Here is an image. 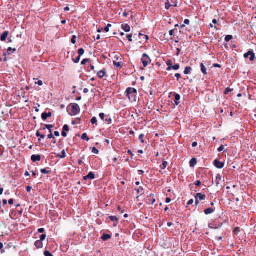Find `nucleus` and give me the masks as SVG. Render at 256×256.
I'll use <instances>...</instances> for the list:
<instances>
[{
    "mask_svg": "<svg viewBox=\"0 0 256 256\" xmlns=\"http://www.w3.org/2000/svg\"><path fill=\"white\" fill-rule=\"evenodd\" d=\"M109 218L112 221L116 222L118 220V218L116 216H110Z\"/></svg>",
    "mask_w": 256,
    "mask_h": 256,
    "instance_id": "cd10ccee",
    "label": "nucleus"
},
{
    "mask_svg": "<svg viewBox=\"0 0 256 256\" xmlns=\"http://www.w3.org/2000/svg\"><path fill=\"white\" fill-rule=\"evenodd\" d=\"M68 111L69 112L70 114L75 116L79 113L80 108L78 104H72L68 107Z\"/></svg>",
    "mask_w": 256,
    "mask_h": 256,
    "instance_id": "f03ea898",
    "label": "nucleus"
},
{
    "mask_svg": "<svg viewBox=\"0 0 256 256\" xmlns=\"http://www.w3.org/2000/svg\"><path fill=\"white\" fill-rule=\"evenodd\" d=\"M110 238V235H108V234H104L102 236V239L104 240H108V239H109Z\"/></svg>",
    "mask_w": 256,
    "mask_h": 256,
    "instance_id": "bb28decb",
    "label": "nucleus"
},
{
    "mask_svg": "<svg viewBox=\"0 0 256 256\" xmlns=\"http://www.w3.org/2000/svg\"><path fill=\"white\" fill-rule=\"evenodd\" d=\"M63 130L66 131V132H68L69 130L68 126V125H66V124H65L64 126Z\"/></svg>",
    "mask_w": 256,
    "mask_h": 256,
    "instance_id": "f704fd0d",
    "label": "nucleus"
},
{
    "mask_svg": "<svg viewBox=\"0 0 256 256\" xmlns=\"http://www.w3.org/2000/svg\"><path fill=\"white\" fill-rule=\"evenodd\" d=\"M171 202V199L170 198H167L166 200V203H169Z\"/></svg>",
    "mask_w": 256,
    "mask_h": 256,
    "instance_id": "bf43d9fd",
    "label": "nucleus"
},
{
    "mask_svg": "<svg viewBox=\"0 0 256 256\" xmlns=\"http://www.w3.org/2000/svg\"><path fill=\"white\" fill-rule=\"evenodd\" d=\"M144 134H141L139 136V139L142 142L144 143V140L143 139L144 138Z\"/></svg>",
    "mask_w": 256,
    "mask_h": 256,
    "instance_id": "e433bc0d",
    "label": "nucleus"
},
{
    "mask_svg": "<svg viewBox=\"0 0 256 256\" xmlns=\"http://www.w3.org/2000/svg\"><path fill=\"white\" fill-rule=\"evenodd\" d=\"M76 36H73L72 38V42L74 44H76Z\"/></svg>",
    "mask_w": 256,
    "mask_h": 256,
    "instance_id": "a18cd8bd",
    "label": "nucleus"
},
{
    "mask_svg": "<svg viewBox=\"0 0 256 256\" xmlns=\"http://www.w3.org/2000/svg\"><path fill=\"white\" fill-rule=\"evenodd\" d=\"M120 58V56L119 55H116L114 57V60H118L119 58Z\"/></svg>",
    "mask_w": 256,
    "mask_h": 256,
    "instance_id": "864d4df0",
    "label": "nucleus"
},
{
    "mask_svg": "<svg viewBox=\"0 0 256 256\" xmlns=\"http://www.w3.org/2000/svg\"><path fill=\"white\" fill-rule=\"evenodd\" d=\"M105 75V72L103 70H100L98 72V76L99 78H103Z\"/></svg>",
    "mask_w": 256,
    "mask_h": 256,
    "instance_id": "f3484780",
    "label": "nucleus"
},
{
    "mask_svg": "<svg viewBox=\"0 0 256 256\" xmlns=\"http://www.w3.org/2000/svg\"><path fill=\"white\" fill-rule=\"evenodd\" d=\"M122 29L123 30L124 32H128L130 31V26L126 24H124L121 26Z\"/></svg>",
    "mask_w": 256,
    "mask_h": 256,
    "instance_id": "39448f33",
    "label": "nucleus"
},
{
    "mask_svg": "<svg viewBox=\"0 0 256 256\" xmlns=\"http://www.w3.org/2000/svg\"><path fill=\"white\" fill-rule=\"evenodd\" d=\"M88 61V59H84L82 60V64H84L86 63V62H87Z\"/></svg>",
    "mask_w": 256,
    "mask_h": 256,
    "instance_id": "5fc2aeb1",
    "label": "nucleus"
},
{
    "mask_svg": "<svg viewBox=\"0 0 256 256\" xmlns=\"http://www.w3.org/2000/svg\"><path fill=\"white\" fill-rule=\"evenodd\" d=\"M54 135L56 136H60V133L58 132H55L54 133Z\"/></svg>",
    "mask_w": 256,
    "mask_h": 256,
    "instance_id": "338daca9",
    "label": "nucleus"
},
{
    "mask_svg": "<svg viewBox=\"0 0 256 256\" xmlns=\"http://www.w3.org/2000/svg\"><path fill=\"white\" fill-rule=\"evenodd\" d=\"M214 166L218 168H222L224 167V163L220 162L218 160H215Z\"/></svg>",
    "mask_w": 256,
    "mask_h": 256,
    "instance_id": "423d86ee",
    "label": "nucleus"
},
{
    "mask_svg": "<svg viewBox=\"0 0 256 256\" xmlns=\"http://www.w3.org/2000/svg\"><path fill=\"white\" fill-rule=\"evenodd\" d=\"M142 62L144 67H146L151 62V60L146 54H144L142 58Z\"/></svg>",
    "mask_w": 256,
    "mask_h": 256,
    "instance_id": "7ed1b4c3",
    "label": "nucleus"
},
{
    "mask_svg": "<svg viewBox=\"0 0 256 256\" xmlns=\"http://www.w3.org/2000/svg\"><path fill=\"white\" fill-rule=\"evenodd\" d=\"M198 146V143L196 142H194L192 144V146L193 147H196Z\"/></svg>",
    "mask_w": 256,
    "mask_h": 256,
    "instance_id": "69168bd1",
    "label": "nucleus"
},
{
    "mask_svg": "<svg viewBox=\"0 0 256 256\" xmlns=\"http://www.w3.org/2000/svg\"><path fill=\"white\" fill-rule=\"evenodd\" d=\"M44 254L45 256H53L52 254L48 251H46Z\"/></svg>",
    "mask_w": 256,
    "mask_h": 256,
    "instance_id": "c9c22d12",
    "label": "nucleus"
},
{
    "mask_svg": "<svg viewBox=\"0 0 256 256\" xmlns=\"http://www.w3.org/2000/svg\"><path fill=\"white\" fill-rule=\"evenodd\" d=\"M96 122H97V119L95 117H94L92 118L91 120V122L92 124H96Z\"/></svg>",
    "mask_w": 256,
    "mask_h": 256,
    "instance_id": "2f4dec72",
    "label": "nucleus"
},
{
    "mask_svg": "<svg viewBox=\"0 0 256 256\" xmlns=\"http://www.w3.org/2000/svg\"><path fill=\"white\" fill-rule=\"evenodd\" d=\"M224 146H221L218 148V152H222V150H224Z\"/></svg>",
    "mask_w": 256,
    "mask_h": 256,
    "instance_id": "09e8293b",
    "label": "nucleus"
},
{
    "mask_svg": "<svg viewBox=\"0 0 256 256\" xmlns=\"http://www.w3.org/2000/svg\"><path fill=\"white\" fill-rule=\"evenodd\" d=\"M94 178V174L93 172H90L87 176L84 177L85 180Z\"/></svg>",
    "mask_w": 256,
    "mask_h": 256,
    "instance_id": "0eeeda50",
    "label": "nucleus"
},
{
    "mask_svg": "<svg viewBox=\"0 0 256 256\" xmlns=\"http://www.w3.org/2000/svg\"><path fill=\"white\" fill-rule=\"evenodd\" d=\"M40 160V156L39 155H32V160L33 162L39 161Z\"/></svg>",
    "mask_w": 256,
    "mask_h": 256,
    "instance_id": "9d476101",
    "label": "nucleus"
},
{
    "mask_svg": "<svg viewBox=\"0 0 256 256\" xmlns=\"http://www.w3.org/2000/svg\"><path fill=\"white\" fill-rule=\"evenodd\" d=\"M132 36L131 34L127 35V38H128V40L130 42H132Z\"/></svg>",
    "mask_w": 256,
    "mask_h": 256,
    "instance_id": "c03bdc74",
    "label": "nucleus"
},
{
    "mask_svg": "<svg viewBox=\"0 0 256 256\" xmlns=\"http://www.w3.org/2000/svg\"><path fill=\"white\" fill-rule=\"evenodd\" d=\"M214 66L215 68H220V66L218 64H214Z\"/></svg>",
    "mask_w": 256,
    "mask_h": 256,
    "instance_id": "774afa93",
    "label": "nucleus"
},
{
    "mask_svg": "<svg viewBox=\"0 0 256 256\" xmlns=\"http://www.w3.org/2000/svg\"><path fill=\"white\" fill-rule=\"evenodd\" d=\"M232 91V89H230V88H226V90L225 92H224V94H228V92H231Z\"/></svg>",
    "mask_w": 256,
    "mask_h": 256,
    "instance_id": "a19ab883",
    "label": "nucleus"
},
{
    "mask_svg": "<svg viewBox=\"0 0 256 256\" xmlns=\"http://www.w3.org/2000/svg\"><path fill=\"white\" fill-rule=\"evenodd\" d=\"M114 66L117 68H121V62H116L115 60H114Z\"/></svg>",
    "mask_w": 256,
    "mask_h": 256,
    "instance_id": "412c9836",
    "label": "nucleus"
},
{
    "mask_svg": "<svg viewBox=\"0 0 256 256\" xmlns=\"http://www.w3.org/2000/svg\"><path fill=\"white\" fill-rule=\"evenodd\" d=\"M168 163L167 162L164 160L162 162V165L160 166V168L162 170H164L168 166Z\"/></svg>",
    "mask_w": 256,
    "mask_h": 256,
    "instance_id": "6ab92c4d",
    "label": "nucleus"
},
{
    "mask_svg": "<svg viewBox=\"0 0 256 256\" xmlns=\"http://www.w3.org/2000/svg\"><path fill=\"white\" fill-rule=\"evenodd\" d=\"M52 116L51 112L46 113L44 112L42 114V118L44 120H46L48 118Z\"/></svg>",
    "mask_w": 256,
    "mask_h": 256,
    "instance_id": "1a4fd4ad",
    "label": "nucleus"
},
{
    "mask_svg": "<svg viewBox=\"0 0 256 256\" xmlns=\"http://www.w3.org/2000/svg\"><path fill=\"white\" fill-rule=\"evenodd\" d=\"M66 152L65 150H64L62 152V154H58V156L60 158H64L66 157Z\"/></svg>",
    "mask_w": 256,
    "mask_h": 256,
    "instance_id": "aec40b11",
    "label": "nucleus"
},
{
    "mask_svg": "<svg viewBox=\"0 0 256 256\" xmlns=\"http://www.w3.org/2000/svg\"><path fill=\"white\" fill-rule=\"evenodd\" d=\"M184 23L186 24H190V20H185L184 21Z\"/></svg>",
    "mask_w": 256,
    "mask_h": 256,
    "instance_id": "0e129e2a",
    "label": "nucleus"
},
{
    "mask_svg": "<svg viewBox=\"0 0 256 256\" xmlns=\"http://www.w3.org/2000/svg\"><path fill=\"white\" fill-rule=\"evenodd\" d=\"M180 68V66L178 64H175L174 66H172V68L174 69V70H178Z\"/></svg>",
    "mask_w": 256,
    "mask_h": 256,
    "instance_id": "473e14b6",
    "label": "nucleus"
},
{
    "mask_svg": "<svg viewBox=\"0 0 256 256\" xmlns=\"http://www.w3.org/2000/svg\"><path fill=\"white\" fill-rule=\"evenodd\" d=\"M232 36L231 35H228L226 36L225 38V40L226 41V42H229L231 40H232Z\"/></svg>",
    "mask_w": 256,
    "mask_h": 256,
    "instance_id": "b1692460",
    "label": "nucleus"
},
{
    "mask_svg": "<svg viewBox=\"0 0 256 256\" xmlns=\"http://www.w3.org/2000/svg\"><path fill=\"white\" fill-rule=\"evenodd\" d=\"M46 238V234H42L40 237V240L41 242L44 240Z\"/></svg>",
    "mask_w": 256,
    "mask_h": 256,
    "instance_id": "ea45409f",
    "label": "nucleus"
},
{
    "mask_svg": "<svg viewBox=\"0 0 256 256\" xmlns=\"http://www.w3.org/2000/svg\"><path fill=\"white\" fill-rule=\"evenodd\" d=\"M92 152L94 154H98L99 152V151L96 148H93L92 149Z\"/></svg>",
    "mask_w": 256,
    "mask_h": 256,
    "instance_id": "c85d7f7f",
    "label": "nucleus"
},
{
    "mask_svg": "<svg viewBox=\"0 0 256 256\" xmlns=\"http://www.w3.org/2000/svg\"><path fill=\"white\" fill-rule=\"evenodd\" d=\"M136 92L137 90L134 88H128L127 89L126 96L132 102H136Z\"/></svg>",
    "mask_w": 256,
    "mask_h": 256,
    "instance_id": "f257e3e1",
    "label": "nucleus"
},
{
    "mask_svg": "<svg viewBox=\"0 0 256 256\" xmlns=\"http://www.w3.org/2000/svg\"><path fill=\"white\" fill-rule=\"evenodd\" d=\"M8 203L10 204H14V200L12 199H10L9 200H8Z\"/></svg>",
    "mask_w": 256,
    "mask_h": 256,
    "instance_id": "680f3d73",
    "label": "nucleus"
},
{
    "mask_svg": "<svg viewBox=\"0 0 256 256\" xmlns=\"http://www.w3.org/2000/svg\"><path fill=\"white\" fill-rule=\"evenodd\" d=\"M196 159L194 158H192L190 162V166L192 167L194 166L196 164Z\"/></svg>",
    "mask_w": 256,
    "mask_h": 256,
    "instance_id": "2eb2a0df",
    "label": "nucleus"
},
{
    "mask_svg": "<svg viewBox=\"0 0 256 256\" xmlns=\"http://www.w3.org/2000/svg\"><path fill=\"white\" fill-rule=\"evenodd\" d=\"M62 136H64V137H66V136H67V134H66V131H64V130H63V131L62 132Z\"/></svg>",
    "mask_w": 256,
    "mask_h": 256,
    "instance_id": "3c124183",
    "label": "nucleus"
},
{
    "mask_svg": "<svg viewBox=\"0 0 256 256\" xmlns=\"http://www.w3.org/2000/svg\"><path fill=\"white\" fill-rule=\"evenodd\" d=\"M176 5H177V4H170V2L168 1V0H167V2H166V9H168L170 7H171V6H176Z\"/></svg>",
    "mask_w": 256,
    "mask_h": 256,
    "instance_id": "4468645a",
    "label": "nucleus"
},
{
    "mask_svg": "<svg viewBox=\"0 0 256 256\" xmlns=\"http://www.w3.org/2000/svg\"><path fill=\"white\" fill-rule=\"evenodd\" d=\"M53 128V126L52 125V124H46L45 125V126L43 128V130H45L46 128H48L49 131H50V132L51 133L52 132V130H51V128Z\"/></svg>",
    "mask_w": 256,
    "mask_h": 256,
    "instance_id": "dca6fc26",
    "label": "nucleus"
},
{
    "mask_svg": "<svg viewBox=\"0 0 256 256\" xmlns=\"http://www.w3.org/2000/svg\"><path fill=\"white\" fill-rule=\"evenodd\" d=\"M8 32H4L2 35L1 36V40L2 41H4L6 38H7L8 37Z\"/></svg>",
    "mask_w": 256,
    "mask_h": 256,
    "instance_id": "f8f14e48",
    "label": "nucleus"
},
{
    "mask_svg": "<svg viewBox=\"0 0 256 256\" xmlns=\"http://www.w3.org/2000/svg\"><path fill=\"white\" fill-rule=\"evenodd\" d=\"M192 70V68L190 67H186L185 70L184 71V74H189Z\"/></svg>",
    "mask_w": 256,
    "mask_h": 256,
    "instance_id": "a211bd4d",
    "label": "nucleus"
},
{
    "mask_svg": "<svg viewBox=\"0 0 256 256\" xmlns=\"http://www.w3.org/2000/svg\"><path fill=\"white\" fill-rule=\"evenodd\" d=\"M168 66L167 68V70H170L172 69V62H168Z\"/></svg>",
    "mask_w": 256,
    "mask_h": 256,
    "instance_id": "7c9ffc66",
    "label": "nucleus"
},
{
    "mask_svg": "<svg viewBox=\"0 0 256 256\" xmlns=\"http://www.w3.org/2000/svg\"><path fill=\"white\" fill-rule=\"evenodd\" d=\"M175 76L178 80L180 78V74H176Z\"/></svg>",
    "mask_w": 256,
    "mask_h": 256,
    "instance_id": "6e6d98bb",
    "label": "nucleus"
},
{
    "mask_svg": "<svg viewBox=\"0 0 256 256\" xmlns=\"http://www.w3.org/2000/svg\"><path fill=\"white\" fill-rule=\"evenodd\" d=\"M174 30H170L169 32L170 36H172L174 34Z\"/></svg>",
    "mask_w": 256,
    "mask_h": 256,
    "instance_id": "e2e57ef3",
    "label": "nucleus"
},
{
    "mask_svg": "<svg viewBox=\"0 0 256 256\" xmlns=\"http://www.w3.org/2000/svg\"><path fill=\"white\" fill-rule=\"evenodd\" d=\"M206 197L204 194H202L201 193H198L196 196V204H198V200H204Z\"/></svg>",
    "mask_w": 256,
    "mask_h": 256,
    "instance_id": "20e7f679",
    "label": "nucleus"
},
{
    "mask_svg": "<svg viewBox=\"0 0 256 256\" xmlns=\"http://www.w3.org/2000/svg\"><path fill=\"white\" fill-rule=\"evenodd\" d=\"M175 98H176V105H178V104H179V102H178V100H180V96L178 94H176L175 95Z\"/></svg>",
    "mask_w": 256,
    "mask_h": 256,
    "instance_id": "4be33fe9",
    "label": "nucleus"
},
{
    "mask_svg": "<svg viewBox=\"0 0 256 256\" xmlns=\"http://www.w3.org/2000/svg\"><path fill=\"white\" fill-rule=\"evenodd\" d=\"M36 136L38 137H40V138H45V136L44 134H41L39 131H38L36 134Z\"/></svg>",
    "mask_w": 256,
    "mask_h": 256,
    "instance_id": "393cba45",
    "label": "nucleus"
},
{
    "mask_svg": "<svg viewBox=\"0 0 256 256\" xmlns=\"http://www.w3.org/2000/svg\"><path fill=\"white\" fill-rule=\"evenodd\" d=\"M35 246L38 248H40L43 246V244L41 240H36L35 242Z\"/></svg>",
    "mask_w": 256,
    "mask_h": 256,
    "instance_id": "6e6552de",
    "label": "nucleus"
},
{
    "mask_svg": "<svg viewBox=\"0 0 256 256\" xmlns=\"http://www.w3.org/2000/svg\"><path fill=\"white\" fill-rule=\"evenodd\" d=\"M41 172L42 173V174H48V171L45 168H44V169H42L40 170Z\"/></svg>",
    "mask_w": 256,
    "mask_h": 256,
    "instance_id": "49530a36",
    "label": "nucleus"
},
{
    "mask_svg": "<svg viewBox=\"0 0 256 256\" xmlns=\"http://www.w3.org/2000/svg\"><path fill=\"white\" fill-rule=\"evenodd\" d=\"M250 54H251V51H249L248 52L245 54H244V57L245 58H248L249 57V56H250Z\"/></svg>",
    "mask_w": 256,
    "mask_h": 256,
    "instance_id": "79ce46f5",
    "label": "nucleus"
},
{
    "mask_svg": "<svg viewBox=\"0 0 256 256\" xmlns=\"http://www.w3.org/2000/svg\"><path fill=\"white\" fill-rule=\"evenodd\" d=\"M200 184H201V182H200V181H199V180H197V181L196 182V186H200Z\"/></svg>",
    "mask_w": 256,
    "mask_h": 256,
    "instance_id": "13d9d810",
    "label": "nucleus"
},
{
    "mask_svg": "<svg viewBox=\"0 0 256 256\" xmlns=\"http://www.w3.org/2000/svg\"><path fill=\"white\" fill-rule=\"evenodd\" d=\"M193 202H194V200H190L188 202V205L192 204Z\"/></svg>",
    "mask_w": 256,
    "mask_h": 256,
    "instance_id": "4d7b16f0",
    "label": "nucleus"
},
{
    "mask_svg": "<svg viewBox=\"0 0 256 256\" xmlns=\"http://www.w3.org/2000/svg\"><path fill=\"white\" fill-rule=\"evenodd\" d=\"M82 138L84 140H86L87 141L89 140V138L87 136V134L86 133L82 134Z\"/></svg>",
    "mask_w": 256,
    "mask_h": 256,
    "instance_id": "5701e85b",
    "label": "nucleus"
},
{
    "mask_svg": "<svg viewBox=\"0 0 256 256\" xmlns=\"http://www.w3.org/2000/svg\"><path fill=\"white\" fill-rule=\"evenodd\" d=\"M140 194H143V188H138L136 190Z\"/></svg>",
    "mask_w": 256,
    "mask_h": 256,
    "instance_id": "37998d69",
    "label": "nucleus"
},
{
    "mask_svg": "<svg viewBox=\"0 0 256 256\" xmlns=\"http://www.w3.org/2000/svg\"><path fill=\"white\" fill-rule=\"evenodd\" d=\"M112 26L110 24H108L107 26L104 28V31L106 32H108L110 30V28Z\"/></svg>",
    "mask_w": 256,
    "mask_h": 256,
    "instance_id": "72a5a7b5",
    "label": "nucleus"
},
{
    "mask_svg": "<svg viewBox=\"0 0 256 256\" xmlns=\"http://www.w3.org/2000/svg\"><path fill=\"white\" fill-rule=\"evenodd\" d=\"M38 231L40 232V233H42L44 232V229L43 228H39Z\"/></svg>",
    "mask_w": 256,
    "mask_h": 256,
    "instance_id": "603ef678",
    "label": "nucleus"
},
{
    "mask_svg": "<svg viewBox=\"0 0 256 256\" xmlns=\"http://www.w3.org/2000/svg\"><path fill=\"white\" fill-rule=\"evenodd\" d=\"M200 68H201V71L204 74H207L206 68V66H204V64L203 63H202L200 64Z\"/></svg>",
    "mask_w": 256,
    "mask_h": 256,
    "instance_id": "9b49d317",
    "label": "nucleus"
},
{
    "mask_svg": "<svg viewBox=\"0 0 256 256\" xmlns=\"http://www.w3.org/2000/svg\"><path fill=\"white\" fill-rule=\"evenodd\" d=\"M214 212V210L212 208H208L204 210V214H212Z\"/></svg>",
    "mask_w": 256,
    "mask_h": 256,
    "instance_id": "ddd939ff",
    "label": "nucleus"
},
{
    "mask_svg": "<svg viewBox=\"0 0 256 256\" xmlns=\"http://www.w3.org/2000/svg\"><path fill=\"white\" fill-rule=\"evenodd\" d=\"M84 52V50L83 48H80V49H79V50L78 51V53L80 55L79 56H81L83 55Z\"/></svg>",
    "mask_w": 256,
    "mask_h": 256,
    "instance_id": "a878e982",
    "label": "nucleus"
},
{
    "mask_svg": "<svg viewBox=\"0 0 256 256\" xmlns=\"http://www.w3.org/2000/svg\"><path fill=\"white\" fill-rule=\"evenodd\" d=\"M80 56H79L76 58V60H75L73 59L74 62L75 63H78V62H79V61H80Z\"/></svg>",
    "mask_w": 256,
    "mask_h": 256,
    "instance_id": "8fccbe9b",
    "label": "nucleus"
},
{
    "mask_svg": "<svg viewBox=\"0 0 256 256\" xmlns=\"http://www.w3.org/2000/svg\"><path fill=\"white\" fill-rule=\"evenodd\" d=\"M36 84L42 86L43 84V82L42 80H38V82H36Z\"/></svg>",
    "mask_w": 256,
    "mask_h": 256,
    "instance_id": "de8ad7c7",
    "label": "nucleus"
},
{
    "mask_svg": "<svg viewBox=\"0 0 256 256\" xmlns=\"http://www.w3.org/2000/svg\"><path fill=\"white\" fill-rule=\"evenodd\" d=\"M16 50L15 48H9L8 49V53H10V52H14Z\"/></svg>",
    "mask_w": 256,
    "mask_h": 256,
    "instance_id": "58836bf2",
    "label": "nucleus"
},
{
    "mask_svg": "<svg viewBox=\"0 0 256 256\" xmlns=\"http://www.w3.org/2000/svg\"><path fill=\"white\" fill-rule=\"evenodd\" d=\"M250 60L252 61L254 60V57H255L254 54L252 52H251V54H250Z\"/></svg>",
    "mask_w": 256,
    "mask_h": 256,
    "instance_id": "c756f323",
    "label": "nucleus"
},
{
    "mask_svg": "<svg viewBox=\"0 0 256 256\" xmlns=\"http://www.w3.org/2000/svg\"><path fill=\"white\" fill-rule=\"evenodd\" d=\"M99 116H100V118H101V120H104V118H105V114L104 113L100 114Z\"/></svg>",
    "mask_w": 256,
    "mask_h": 256,
    "instance_id": "4c0bfd02",
    "label": "nucleus"
},
{
    "mask_svg": "<svg viewBox=\"0 0 256 256\" xmlns=\"http://www.w3.org/2000/svg\"><path fill=\"white\" fill-rule=\"evenodd\" d=\"M106 121L108 122V124H110L112 122V119L110 118L108 119H106Z\"/></svg>",
    "mask_w": 256,
    "mask_h": 256,
    "instance_id": "052dcab7",
    "label": "nucleus"
}]
</instances>
